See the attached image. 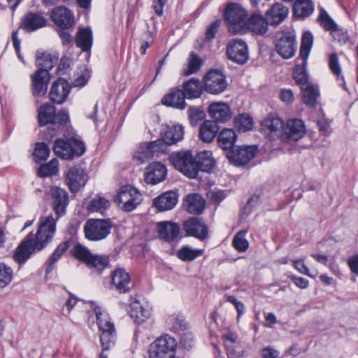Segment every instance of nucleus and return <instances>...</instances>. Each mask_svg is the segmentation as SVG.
Wrapping results in <instances>:
<instances>
[{"label": "nucleus", "mask_w": 358, "mask_h": 358, "mask_svg": "<svg viewBox=\"0 0 358 358\" xmlns=\"http://www.w3.org/2000/svg\"><path fill=\"white\" fill-rule=\"evenodd\" d=\"M56 232V220L50 215L40 219L35 239L27 236L17 248L13 258L18 264L24 263L36 250L40 251L45 248L53 239Z\"/></svg>", "instance_id": "obj_1"}, {"label": "nucleus", "mask_w": 358, "mask_h": 358, "mask_svg": "<svg viewBox=\"0 0 358 358\" xmlns=\"http://www.w3.org/2000/svg\"><path fill=\"white\" fill-rule=\"evenodd\" d=\"M92 308L96 315V322L101 331L100 340L103 351L108 350L116 338V329L108 313L100 306L92 303Z\"/></svg>", "instance_id": "obj_2"}, {"label": "nucleus", "mask_w": 358, "mask_h": 358, "mask_svg": "<svg viewBox=\"0 0 358 358\" xmlns=\"http://www.w3.org/2000/svg\"><path fill=\"white\" fill-rule=\"evenodd\" d=\"M169 160L184 176L189 178H196L198 176V164L190 150L173 152L169 157Z\"/></svg>", "instance_id": "obj_3"}, {"label": "nucleus", "mask_w": 358, "mask_h": 358, "mask_svg": "<svg viewBox=\"0 0 358 358\" xmlns=\"http://www.w3.org/2000/svg\"><path fill=\"white\" fill-rule=\"evenodd\" d=\"M53 151L56 155L64 159L79 157L85 152L84 143L78 137L73 136L67 141L57 139L55 142Z\"/></svg>", "instance_id": "obj_4"}, {"label": "nucleus", "mask_w": 358, "mask_h": 358, "mask_svg": "<svg viewBox=\"0 0 358 358\" xmlns=\"http://www.w3.org/2000/svg\"><path fill=\"white\" fill-rule=\"evenodd\" d=\"M142 200L140 192L129 185L122 187L114 199L120 208L126 212L134 210Z\"/></svg>", "instance_id": "obj_5"}, {"label": "nucleus", "mask_w": 358, "mask_h": 358, "mask_svg": "<svg viewBox=\"0 0 358 358\" xmlns=\"http://www.w3.org/2000/svg\"><path fill=\"white\" fill-rule=\"evenodd\" d=\"M176 340L165 335L157 338L149 346V358H173L176 348Z\"/></svg>", "instance_id": "obj_6"}, {"label": "nucleus", "mask_w": 358, "mask_h": 358, "mask_svg": "<svg viewBox=\"0 0 358 358\" xmlns=\"http://www.w3.org/2000/svg\"><path fill=\"white\" fill-rule=\"evenodd\" d=\"M111 224L106 220L92 219L86 222L84 227L85 237L93 241L106 238L110 232Z\"/></svg>", "instance_id": "obj_7"}, {"label": "nucleus", "mask_w": 358, "mask_h": 358, "mask_svg": "<svg viewBox=\"0 0 358 358\" xmlns=\"http://www.w3.org/2000/svg\"><path fill=\"white\" fill-rule=\"evenodd\" d=\"M225 20L230 24L229 31L234 34L242 33V28L247 17L246 10L240 5L230 3L224 13Z\"/></svg>", "instance_id": "obj_8"}, {"label": "nucleus", "mask_w": 358, "mask_h": 358, "mask_svg": "<svg viewBox=\"0 0 358 358\" xmlns=\"http://www.w3.org/2000/svg\"><path fill=\"white\" fill-rule=\"evenodd\" d=\"M276 52L284 59H289L296 52V36L292 31H282L276 36Z\"/></svg>", "instance_id": "obj_9"}, {"label": "nucleus", "mask_w": 358, "mask_h": 358, "mask_svg": "<svg viewBox=\"0 0 358 358\" xmlns=\"http://www.w3.org/2000/svg\"><path fill=\"white\" fill-rule=\"evenodd\" d=\"M205 90L212 94L223 92L227 86L224 75L219 70L209 71L203 78Z\"/></svg>", "instance_id": "obj_10"}, {"label": "nucleus", "mask_w": 358, "mask_h": 358, "mask_svg": "<svg viewBox=\"0 0 358 358\" xmlns=\"http://www.w3.org/2000/svg\"><path fill=\"white\" fill-rule=\"evenodd\" d=\"M284 122L277 115L270 114L261 122V131L270 139L282 137Z\"/></svg>", "instance_id": "obj_11"}, {"label": "nucleus", "mask_w": 358, "mask_h": 358, "mask_svg": "<svg viewBox=\"0 0 358 358\" xmlns=\"http://www.w3.org/2000/svg\"><path fill=\"white\" fill-rule=\"evenodd\" d=\"M256 152L255 146H237L227 152V157L234 165L243 166L254 158Z\"/></svg>", "instance_id": "obj_12"}, {"label": "nucleus", "mask_w": 358, "mask_h": 358, "mask_svg": "<svg viewBox=\"0 0 358 358\" xmlns=\"http://www.w3.org/2000/svg\"><path fill=\"white\" fill-rule=\"evenodd\" d=\"M164 152V144L162 141H155L144 144L138 148L134 155V160L137 164H141L149 161L155 155Z\"/></svg>", "instance_id": "obj_13"}, {"label": "nucleus", "mask_w": 358, "mask_h": 358, "mask_svg": "<svg viewBox=\"0 0 358 358\" xmlns=\"http://www.w3.org/2000/svg\"><path fill=\"white\" fill-rule=\"evenodd\" d=\"M227 53L231 61L243 64L248 59V48L245 43L241 39H233L227 45Z\"/></svg>", "instance_id": "obj_14"}, {"label": "nucleus", "mask_w": 358, "mask_h": 358, "mask_svg": "<svg viewBox=\"0 0 358 358\" xmlns=\"http://www.w3.org/2000/svg\"><path fill=\"white\" fill-rule=\"evenodd\" d=\"M50 194L52 208L57 215V217L53 219L57 222L65 213L66 207L69 203L68 194L64 189L55 186L51 187Z\"/></svg>", "instance_id": "obj_15"}, {"label": "nucleus", "mask_w": 358, "mask_h": 358, "mask_svg": "<svg viewBox=\"0 0 358 358\" xmlns=\"http://www.w3.org/2000/svg\"><path fill=\"white\" fill-rule=\"evenodd\" d=\"M305 131V124L302 120L291 119L284 125L281 138L284 141H296L303 137Z\"/></svg>", "instance_id": "obj_16"}, {"label": "nucleus", "mask_w": 358, "mask_h": 358, "mask_svg": "<svg viewBox=\"0 0 358 358\" xmlns=\"http://www.w3.org/2000/svg\"><path fill=\"white\" fill-rule=\"evenodd\" d=\"M50 19L62 29H69L74 22V17L71 11L62 6H57L52 10Z\"/></svg>", "instance_id": "obj_17"}, {"label": "nucleus", "mask_w": 358, "mask_h": 358, "mask_svg": "<svg viewBox=\"0 0 358 358\" xmlns=\"http://www.w3.org/2000/svg\"><path fill=\"white\" fill-rule=\"evenodd\" d=\"M87 179L85 171L77 166L71 167L66 175V185L73 192L78 191L81 187H83Z\"/></svg>", "instance_id": "obj_18"}, {"label": "nucleus", "mask_w": 358, "mask_h": 358, "mask_svg": "<svg viewBox=\"0 0 358 358\" xmlns=\"http://www.w3.org/2000/svg\"><path fill=\"white\" fill-rule=\"evenodd\" d=\"M162 138L157 141H162L164 144V152L166 145H171L182 140L184 136V128L180 124L166 126L161 134Z\"/></svg>", "instance_id": "obj_19"}, {"label": "nucleus", "mask_w": 358, "mask_h": 358, "mask_svg": "<svg viewBox=\"0 0 358 358\" xmlns=\"http://www.w3.org/2000/svg\"><path fill=\"white\" fill-rule=\"evenodd\" d=\"M46 24L47 20L41 13L29 12L22 18L20 27L27 32H31L44 27Z\"/></svg>", "instance_id": "obj_20"}, {"label": "nucleus", "mask_w": 358, "mask_h": 358, "mask_svg": "<svg viewBox=\"0 0 358 358\" xmlns=\"http://www.w3.org/2000/svg\"><path fill=\"white\" fill-rule=\"evenodd\" d=\"M50 80L49 72L46 70H37L31 76L32 93L34 96H43L48 90Z\"/></svg>", "instance_id": "obj_21"}, {"label": "nucleus", "mask_w": 358, "mask_h": 358, "mask_svg": "<svg viewBox=\"0 0 358 358\" xmlns=\"http://www.w3.org/2000/svg\"><path fill=\"white\" fill-rule=\"evenodd\" d=\"M71 91V87L64 78H59L54 82L50 92V99L55 103L61 104L65 101Z\"/></svg>", "instance_id": "obj_22"}, {"label": "nucleus", "mask_w": 358, "mask_h": 358, "mask_svg": "<svg viewBox=\"0 0 358 358\" xmlns=\"http://www.w3.org/2000/svg\"><path fill=\"white\" fill-rule=\"evenodd\" d=\"M183 229L187 236L205 239L208 236V229L203 222L197 217H191L183 223Z\"/></svg>", "instance_id": "obj_23"}, {"label": "nucleus", "mask_w": 358, "mask_h": 358, "mask_svg": "<svg viewBox=\"0 0 358 358\" xmlns=\"http://www.w3.org/2000/svg\"><path fill=\"white\" fill-rule=\"evenodd\" d=\"M166 176V169L160 162H153L150 164L145 174V181L151 185H156L164 180Z\"/></svg>", "instance_id": "obj_24"}, {"label": "nucleus", "mask_w": 358, "mask_h": 358, "mask_svg": "<svg viewBox=\"0 0 358 358\" xmlns=\"http://www.w3.org/2000/svg\"><path fill=\"white\" fill-rule=\"evenodd\" d=\"M208 113L215 122H225L231 116L229 106L224 102L212 103L209 106Z\"/></svg>", "instance_id": "obj_25"}, {"label": "nucleus", "mask_w": 358, "mask_h": 358, "mask_svg": "<svg viewBox=\"0 0 358 358\" xmlns=\"http://www.w3.org/2000/svg\"><path fill=\"white\" fill-rule=\"evenodd\" d=\"M268 23L262 15L255 13L250 17L247 22H245L242 33L248 29L256 34H264L267 31Z\"/></svg>", "instance_id": "obj_26"}, {"label": "nucleus", "mask_w": 358, "mask_h": 358, "mask_svg": "<svg viewBox=\"0 0 358 358\" xmlns=\"http://www.w3.org/2000/svg\"><path fill=\"white\" fill-rule=\"evenodd\" d=\"M178 200L177 193L173 191H169L155 198L153 201V204L160 211L169 210L176 205Z\"/></svg>", "instance_id": "obj_27"}, {"label": "nucleus", "mask_w": 358, "mask_h": 358, "mask_svg": "<svg viewBox=\"0 0 358 358\" xmlns=\"http://www.w3.org/2000/svg\"><path fill=\"white\" fill-rule=\"evenodd\" d=\"M111 282L120 292H127L130 289V278L124 269L117 268L113 272Z\"/></svg>", "instance_id": "obj_28"}, {"label": "nucleus", "mask_w": 358, "mask_h": 358, "mask_svg": "<svg viewBox=\"0 0 358 358\" xmlns=\"http://www.w3.org/2000/svg\"><path fill=\"white\" fill-rule=\"evenodd\" d=\"M130 307V316L136 323L144 322L151 314L148 305L143 304L138 300L132 301Z\"/></svg>", "instance_id": "obj_29"}, {"label": "nucleus", "mask_w": 358, "mask_h": 358, "mask_svg": "<svg viewBox=\"0 0 358 358\" xmlns=\"http://www.w3.org/2000/svg\"><path fill=\"white\" fill-rule=\"evenodd\" d=\"M164 105L178 109H184L185 107V95L182 90L173 89L162 99Z\"/></svg>", "instance_id": "obj_30"}, {"label": "nucleus", "mask_w": 358, "mask_h": 358, "mask_svg": "<svg viewBox=\"0 0 358 358\" xmlns=\"http://www.w3.org/2000/svg\"><path fill=\"white\" fill-rule=\"evenodd\" d=\"M157 230L161 238L166 241L174 240L179 234L180 227L177 224L172 222H159Z\"/></svg>", "instance_id": "obj_31"}, {"label": "nucleus", "mask_w": 358, "mask_h": 358, "mask_svg": "<svg viewBox=\"0 0 358 358\" xmlns=\"http://www.w3.org/2000/svg\"><path fill=\"white\" fill-rule=\"evenodd\" d=\"M195 160L198 164V173L201 171L210 172L215 165V160L210 151L204 150L199 152L195 157Z\"/></svg>", "instance_id": "obj_32"}, {"label": "nucleus", "mask_w": 358, "mask_h": 358, "mask_svg": "<svg viewBox=\"0 0 358 358\" xmlns=\"http://www.w3.org/2000/svg\"><path fill=\"white\" fill-rule=\"evenodd\" d=\"M288 14V8L281 3H275L266 11L267 20L271 24H278L282 22Z\"/></svg>", "instance_id": "obj_33"}, {"label": "nucleus", "mask_w": 358, "mask_h": 358, "mask_svg": "<svg viewBox=\"0 0 358 358\" xmlns=\"http://www.w3.org/2000/svg\"><path fill=\"white\" fill-rule=\"evenodd\" d=\"M185 98L196 99L201 96L203 86L201 81L196 78H191L183 84Z\"/></svg>", "instance_id": "obj_34"}, {"label": "nucleus", "mask_w": 358, "mask_h": 358, "mask_svg": "<svg viewBox=\"0 0 358 358\" xmlns=\"http://www.w3.org/2000/svg\"><path fill=\"white\" fill-rule=\"evenodd\" d=\"M236 138L237 136L234 129H224L218 135V145L222 149L229 151L234 148V144Z\"/></svg>", "instance_id": "obj_35"}, {"label": "nucleus", "mask_w": 358, "mask_h": 358, "mask_svg": "<svg viewBox=\"0 0 358 358\" xmlns=\"http://www.w3.org/2000/svg\"><path fill=\"white\" fill-rule=\"evenodd\" d=\"M218 130L219 127L216 122L206 120L200 127L199 136L203 142L210 143L214 139Z\"/></svg>", "instance_id": "obj_36"}, {"label": "nucleus", "mask_w": 358, "mask_h": 358, "mask_svg": "<svg viewBox=\"0 0 358 358\" xmlns=\"http://www.w3.org/2000/svg\"><path fill=\"white\" fill-rule=\"evenodd\" d=\"M185 202L187 210L192 214H200L205 208V200L198 194L187 195Z\"/></svg>", "instance_id": "obj_37"}, {"label": "nucleus", "mask_w": 358, "mask_h": 358, "mask_svg": "<svg viewBox=\"0 0 358 358\" xmlns=\"http://www.w3.org/2000/svg\"><path fill=\"white\" fill-rule=\"evenodd\" d=\"M76 43L83 51L90 50L92 43V33L90 29H80L77 33Z\"/></svg>", "instance_id": "obj_38"}, {"label": "nucleus", "mask_w": 358, "mask_h": 358, "mask_svg": "<svg viewBox=\"0 0 358 358\" xmlns=\"http://www.w3.org/2000/svg\"><path fill=\"white\" fill-rule=\"evenodd\" d=\"M55 114V108L49 103L41 106L38 109V119L41 126L48 124L52 125Z\"/></svg>", "instance_id": "obj_39"}, {"label": "nucleus", "mask_w": 358, "mask_h": 358, "mask_svg": "<svg viewBox=\"0 0 358 358\" xmlns=\"http://www.w3.org/2000/svg\"><path fill=\"white\" fill-rule=\"evenodd\" d=\"M69 247L70 243L69 241L62 242L57 245L46 262L47 273L52 271L53 265L62 257Z\"/></svg>", "instance_id": "obj_40"}, {"label": "nucleus", "mask_w": 358, "mask_h": 358, "mask_svg": "<svg viewBox=\"0 0 358 358\" xmlns=\"http://www.w3.org/2000/svg\"><path fill=\"white\" fill-rule=\"evenodd\" d=\"M58 61V57L47 52H38L36 56V64L38 70H46L49 72Z\"/></svg>", "instance_id": "obj_41"}, {"label": "nucleus", "mask_w": 358, "mask_h": 358, "mask_svg": "<svg viewBox=\"0 0 358 358\" xmlns=\"http://www.w3.org/2000/svg\"><path fill=\"white\" fill-rule=\"evenodd\" d=\"M313 9V5L310 0H296L293 6L294 15L299 17L308 16Z\"/></svg>", "instance_id": "obj_42"}, {"label": "nucleus", "mask_w": 358, "mask_h": 358, "mask_svg": "<svg viewBox=\"0 0 358 358\" xmlns=\"http://www.w3.org/2000/svg\"><path fill=\"white\" fill-rule=\"evenodd\" d=\"M203 250L193 249L189 246H182L178 252L177 257L182 261L191 262L203 254Z\"/></svg>", "instance_id": "obj_43"}, {"label": "nucleus", "mask_w": 358, "mask_h": 358, "mask_svg": "<svg viewBox=\"0 0 358 358\" xmlns=\"http://www.w3.org/2000/svg\"><path fill=\"white\" fill-rule=\"evenodd\" d=\"M313 37L310 32L306 31L301 39L299 55L303 62L307 60L313 46Z\"/></svg>", "instance_id": "obj_44"}, {"label": "nucleus", "mask_w": 358, "mask_h": 358, "mask_svg": "<svg viewBox=\"0 0 358 358\" xmlns=\"http://www.w3.org/2000/svg\"><path fill=\"white\" fill-rule=\"evenodd\" d=\"M320 94L316 87L308 85L303 89V101L308 106H314Z\"/></svg>", "instance_id": "obj_45"}, {"label": "nucleus", "mask_w": 358, "mask_h": 358, "mask_svg": "<svg viewBox=\"0 0 358 358\" xmlns=\"http://www.w3.org/2000/svg\"><path fill=\"white\" fill-rule=\"evenodd\" d=\"M234 126L241 131L251 130L254 127L252 117L248 114H241L234 119Z\"/></svg>", "instance_id": "obj_46"}, {"label": "nucleus", "mask_w": 358, "mask_h": 358, "mask_svg": "<svg viewBox=\"0 0 358 358\" xmlns=\"http://www.w3.org/2000/svg\"><path fill=\"white\" fill-rule=\"evenodd\" d=\"M72 255L77 259L87 264L89 260H90V258L92 257V253L85 246L80 243H77L74 245L72 250Z\"/></svg>", "instance_id": "obj_47"}, {"label": "nucleus", "mask_w": 358, "mask_h": 358, "mask_svg": "<svg viewBox=\"0 0 358 358\" xmlns=\"http://www.w3.org/2000/svg\"><path fill=\"white\" fill-rule=\"evenodd\" d=\"M87 265L96 268L99 271H102L109 265L108 257L106 255L92 254Z\"/></svg>", "instance_id": "obj_48"}, {"label": "nucleus", "mask_w": 358, "mask_h": 358, "mask_svg": "<svg viewBox=\"0 0 358 358\" xmlns=\"http://www.w3.org/2000/svg\"><path fill=\"white\" fill-rule=\"evenodd\" d=\"M319 20L320 21L322 26L325 29L331 31L332 32L333 36L336 39V36L338 34L337 24L330 17V16L325 10H321L319 16Z\"/></svg>", "instance_id": "obj_49"}, {"label": "nucleus", "mask_w": 358, "mask_h": 358, "mask_svg": "<svg viewBox=\"0 0 358 358\" xmlns=\"http://www.w3.org/2000/svg\"><path fill=\"white\" fill-rule=\"evenodd\" d=\"M58 172V161L52 159L49 163L41 166L38 171L40 177H48L56 175Z\"/></svg>", "instance_id": "obj_50"}, {"label": "nucleus", "mask_w": 358, "mask_h": 358, "mask_svg": "<svg viewBox=\"0 0 358 358\" xmlns=\"http://www.w3.org/2000/svg\"><path fill=\"white\" fill-rule=\"evenodd\" d=\"M329 66L338 80H340L343 83V85L345 86L344 77L342 74V69L338 62V58L336 54H331L329 59Z\"/></svg>", "instance_id": "obj_51"}, {"label": "nucleus", "mask_w": 358, "mask_h": 358, "mask_svg": "<svg viewBox=\"0 0 358 358\" xmlns=\"http://www.w3.org/2000/svg\"><path fill=\"white\" fill-rule=\"evenodd\" d=\"M110 206V202L101 196H96L88 204V209L91 212H102Z\"/></svg>", "instance_id": "obj_52"}, {"label": "nucleus", "mask_w": 358, "mask_h": 358, "mask_svg": "<svg viewBox=\"0 0 358 358\" xmlns=\"http://www.w3.org/2000/svg\"><path fill=\"white\" fill-rule=\"evenodd\" d=\"M247 231L242 230L238 231L233 240L234 247L239 252H245L249 247V242L245 238Z\"/></svg>", "instance_id": "obj_53"}, {"label": "nucleus", "mask_w": 358, "mask_h": 358, "mask_svg": "<svg viewBox=\"0 0 358 358\" xmlns=\"http://www.w3.org/2000/svg\"><path fill=\"white\" fill-rule=\"evenodd\" d=\"M201 65V61L200 58L192 52L189 55L187 67L183 71V75L189 76L196 73L199 70Z\"/></svg>", "instance_id": "obj_54"}, {"label": "nucleus", "mask_w": 358, "mask_h": 358, "mask_svg": "<svg viewBox=\"0 0 358 358\" xmlns=\"http://www.w3.org/2000/svg\"><path fill=\"white\" fill-rule=\"evenodd\" d=\"M50 155V149L48 145L44 143H38L36 144L34 156L36 162L41 163L47 159Z\"/></svg>", "instance_id": "obj_55"}, {"label": "nucleus", "mask_w": 358, "mask_h": 358, "mask_svg": "<svg viewBox=\"0 0 358 358\" xmlns=\"http://www.w3.org/2000/svg\"><path fill=\"white\" fill-rule=\"evenodd\" d=\"M13 279V270L4 264H0V287L8 285Z\"/></svg>", "instance_id": "obj_56"}, {"label": "nucleus", "mask_w": 358, "mask_h": 358, "mask_svg": "<svg viewBox=\"0 0 358 358\" xmlns=\"http://www.w3.org/2000/svg\"><path fill=\"white\" fill-rule=\"evenodd\" d=\"M306 61L302 62V65H297L293 71V77L298 85H305L308 80L307 73L305 69Z\"/></svg>", "instance_id": "obj_57"}, {"label": "nucleus", "mask_w": 358, "mask_h": 358, "mask_svg": "<svg viewBox=\"0 0 358 358\" xmlns=\"http://www.w3.org/2000/svg\"><path fill=\"white\" fill-rule=\"evenodd\" d=\"M69 121L68 113L62 110L55 114L52 126L60 127L66 125Z\"/></svg>", "instance_id": "obj_58"}, {"label": "nucleus", "mask_w": 358, "mask_h": 358, "mask_svg": "<svg viewBox=\"0 0 358 358\" xmlns=\"http://www.w3.org/2000/svg\"><path fill=\"white\" fill-rule=\"evenodd\" d=\"M222 338L224 341L227 353L234 355V351L233 349L231 348V345L235 343V341L237 338V335L234 332L229 331L222 336Z\"/></svg>", "instance_id": "obj_59"}, {"label": "nucleus", "mask_w": 358, "mask_h": 358, "mask_svg": "<svg viewBox=\"0 0 358 358\" xmlns=\"http://www.w3.org/2000/svg\"><path fill=\"white\" fill-rule=\"evenodd\" d=\"M188 114L192 124H196L198 121L201 120L204 117L203 112L196 108H189Z\"/></svg>", "instance_id": "obj_60"}, {"label": "nucleus", "mask_w": 358, "mask_h": 358, "mask_svg": "<svg viewBox=\"0 0 358 358\" xmlns=\"http://www.w3.org/2000/svg\"><path fill=\"white\" fill-rule=\"evenodd\" d=\"M220 24H221L220 20H215V22H213L210 25V27L208 28V29L206 31V37L208 41H210L215 37Z\"/></svg>", "instance_id": "obj_61"}, {"label": "nucleus", "mask_w": 358, "mask_h": 358, "mask_svg": "<svg viewBox=\"0 0 358 358\" xmlns=\"http://www.w3.org/2000/svg\"><path fill=\"white\" fill-rule=\"evenodd\" d=\"M170 322H173V330L178 331L186 327V324L183 318L180 316L173 317L169 319Z\"/></svg>", "instance_id": "obj_62"}, {"label": "nucleus", "mask_w": 358, "mask_h": 358, "mask_svg": "<svg viewBox=\"0 0 358 358\" xmlns=\"http://www.w3.org/2000/svg\"><path fill=\"white\" fill-rule=\"evenodd\" d=\"M278 355V351L271 348H265L261 351L262 358H277Z\"/></svg>", "instance_id": "obj_63"}, {"label": "nucleus", "mask_w": 358, "mask_h": 358, "mask_svg": "<svg viewBox=\"0 0 358 358\" xmlns=\"http://www.w3.org/2000/svg\"><path fill=\"white\" fill-rule=\"evenodd\" d=\"M348 264L352 272L358 275V254L350 257Z\"/></svg>", "instance_id": "obj_64"}]
</instances>
